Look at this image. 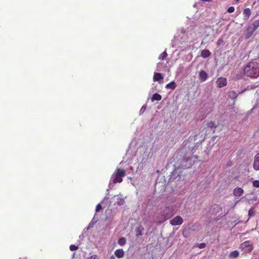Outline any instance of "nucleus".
I'll use <instances>...</instances> for the list:
<instances>
[{
  "label": "nucleus",
  "instance_id": "29",
  "mask_svg": "<svg viewBox=\"0 0 259 259\" xmlns=\"http://www.w3.org/2000/svg\"><path fill=\"white\" fill-rule=\"evenodd\" d=\"M234 11H235V8H234V7H232V6L229 7L227 9V12L230 13L234 12Z\"/></svg>",
  "mask_w": 259,
  "mask_h": 259
},
{
  "label": "nucleus",
  "instance_id": "10",
  "mask_svg": "<svg viewBox=\"0 0 259 259\" xmlns=\"http://www.w3.org/2000/svg\"><path fill=\"white\" fill-rule=\"evenodd\" d=\"M243 14L244 19H248L251 14V11L249 8L244 9Z\"/></svg>",
  "mask_w": 259,
  "mask_h": 259
},
{
  "label": "nucleus",
  "instance_id": "18",
  "mask_svg": "<svg viewBox=\"0 0 259 259\" xmlns=\"http://www.w3.org/2000/svg\"><path fill=\"white\" fill-rule=\"evenodd\" d=\"M252 28H253L256 31L257 29L259 27V19L256 20L253 22V23L251 24Z\"/></svg>",
  "mask_w": 259,
  "mask_h": 259
},
{
  "label": "nucleus",
  "instance_id": "6",
  "mask_svg": "<svg viewBox=\"0 0 259 259\" xmlns=\"http://www.w3.org/2000/svg\"><path fill=\"white\" fill-rule=\"evenodd\" d=\"M216 83L219 88L224 87L227 84V79L225 77H219L217 79Z\"/></svg>",
  "mask_w": 259,
  "mask_h": 259
},
{
  "label": "nucleus",
  "instance_id": "26",
  "mask_svg": "<svg viewBox=\"0 0 259 259\" xmlns=\"http://www.w3.org/2000/svg\"><path fill=\"white\" fill-rule=\"evenodd\" d=\"M252 185L255 188H259V181L255 180L252 182Z\"/></svg>",
  "mask_w": 259,
  "mask_h": 259
},
{
  "label": "nucleus",
  "instance_id": "27",
  "mask_svg": "<svg viewBox=\"0 0 259 259\" xmlns=\"http://www.w3.org/2000/svg\"><path fill=\"white\" fill-rule=\"evenodd\" d=\"M69 248H70V250L74 251L78 249V246H76L75 245L71 244V245H70Z\"/></svg>",
  "mask_w": 259,
  "mask_h": 259
},
{
  "label": "nucleus",
  "instance_id": "2",
  "mask_svg": "<svg viewBox=\"0 0 259 259\" xmlns=\"http://www.w3.org/2000/svg\"><path fill=\"white\" fill-rule=\"evenodd\" d=\"M159 213L164 221L169 219L174 215L172 208L170 206H165L163 209H160Z\"/></svg>",
  "mask_w": 259,
  "mask_h": 259
},
{
  "label": "nucleus",
  "instance_id": "8",
  "mask_svg": "<svg viewBox=\"0 0 259 259\" xmlns=\"http://www.w3.org/2000/svg\"><path fill=\"white\" fill-rule=\"evenodd\" d=\"M244 193V190L243 189L240 187L236 188L234 189L233 191V195L236 197H239L241 196Z\"/></svg>",
  "mask_w": 259,
  "mask_h": 259
},
{
  "label": "nucleus",
  "instance_id": "23",
  "mask_svg": "<svg viewBox=\"0 0 259 259\" xmlns=\"http://www.w3.org/2000/svg\"><path fill=\"white\" fill-rule=\"evenodd\" d=\"M207 126L209 128L216 127L217 126L215 125L214 122L213 121H210L207 123Z\"/></svg>",
  "mask_w": 259,
  "mask_h": 259
},
{
  "label": "nucleus",
  "instance_id": "38",
  "mask_svg": "<svg viewBox=\"0 0 259 259\" xmlns=\"http://www.w3.org/2000/svg\"><path fill=\"white\" fill-rule=\"evenodd\" d=\"M110 259H113V256L112 255L111 256Z\"/></svg>",
  "mask_w": 259,
  "mask_h": 259
},
{
  "label": "nucleus",
  "instance_id": "3",
  "mask_svg": "<svg viewBox=\"0 0 259 259\" xmlns=\"http://www.w3.org/2000/svg\"><path fill=\"white\" fill-rule=\"evenodd\" d=\"M114 175V184L121 183L122 181V178L125 176V170L121 168H117Z\"/></svg>",
  "mask_w": 259,
  "mask_h": 259
},
{
  "label": "nucleus",
  "instance_id": "35",
  "mask_svg": "<svg viewBox=\"0 0 259 259\" xmlns=\"http://www.w3.org/2000/svg\"><path fill=\"white\" fill-rule=\"evenodd\" d=\"M123 202H124V201L123 200H121L120 202H117V203L118 205H120L123 204Z\"/></svg>",
  "mask_w": 259,
  "mask_h": 259
},
{
  "label": "nucleus",
  "instance_id": "24",
  "mask_svg": "<svg viewBox=\"0 0 259 259\" xmlns=\"http://www.w3.org/2000/svg\"><path fill=\"white\" fill-rule=\"evenodd\" d=\"M214 209L216 210L217 212H220L222 211V208L217 204H214Z\"/></svg>",
  "mask_w": 259,
  "mask_h": 259
},
{
  "label": "nucleus",
  "instance_id": "5",
  "mask_svg": "<svg viewBox=\"0 0 259 259\" xmlns=\"http://www.w3.org/2000/svg\"><path fill=\"white\" fill-rule=\"evenodd\" d=\"M183 223V219L180 215L176 216V217H175L173 219H172L170 221V224L172 226L180 225L182 224Z\"/></svg>",
  "mask_w": 259,
  "mask_h": 259
},
{
  "label": "nucleus",
  "instance_id": "9",
  "mask_svg": "<svg viewBox=\"0 0 259 259\" xmlns=\"http://www.w3.org/2000/svg\"><path fill=\"white\" fill-rule=\"evenodd\" d=\"M208 78V75L204 70H201L199 73V78L202 81H205Z\"/></svg>",
  "mask_w": 259,
  "mask_h": 259
},
{
  "label": "nucleus",
  "instance_id": "19",
  "mask_svg": "<svg viewBox=\"0 0 259 259\" xmlns=\"http://www.w3.org/2000/svg\"><path fill=\"white\" fill-rule=\"evenodd\" d=\"M144 230V228L142 227H139L136 230V236L137 237L139 236H141L142 235V231Z\"/></svg>",
  "mask_w": 259,
  "mask_h": 259
},
{
  "label": "nucleus",
  "instance_id": "33",
  "mask_svg": "<svg viewBox=\"0 0 259 259\" xmlns=\"http://www.w3.org/2000/svg\"><path fill=\"white\" fill-rule=\"evenodd\" d=\"M88 259H98V258L96 255H92Z\"/></svg>",
  "mask_w": 259,
  "mask_h": 259
},
{
  "label": "nucleus",
  "instance_id": "20",
  "mask_svg": "<svg viewBox=\"0 0 259 259\" xmlns=\"http://www.w3.org/2000/svg\"><path fill=\"white\" fill-rule=\"evenodd\" d=\"M126 243V239L124 237H121L119 238V239L118 241V243L121 245H124Z\"/></svg>",
  "mask_w": 259,
  "mask_h": 259
},
{
  "label": "nucleus",
  "instance_id": "16",
  "mask_svg": "<svg viewBox=\"0 0 259 259\" xmlns=\"http://www.w3.org/2000/svg\"><path fill=\"white\" fill-rule=\"evenodd\" d=\"M165 88L167 89L174 90L176 88V84L175 82L174 81H172L167 84L165 86Z\"/></svg>",
  "mask_w": 259,
  "mask_h": 259
},
{
  "label": "nucleus",
  "instance_id": "15",
  "mask_svg": "<svg viewBox=\"0 0 259 259\" xmlns=\"http://www.w3.org/2000/svg\"><path fill=\"white\" fill-rule=\"evenodd\" d=\"M162 99L161 96L157 93H155L153 95L151 100L152 101H160Z\"/></svg>",
  "mask_w": 259,
  "mask_h": 259
},
{
  "label": "nucleus",
  "instance_id": "37",
  "mask_svg": "<svg viewBox=\"0 0 259 259\" xmlns=\"http://www.w3.org/2000/svg\"><path fill=\"white\" fill-rule=\"evenodd\" d=\"M19 259H26V258L24 256H22V257H20Z\"/></svg>",
  "mask_w": 259,
  "mask_h": 259
},
{
  "label": "nucleus",
  "instance_id": "7",
  "mask_svg": "<svg viewBox=\"0 0 259 259\" xmlns=\"http://www.w3.org/2000/svg\"><path fill=\"white\" fill-rule=\"evenodd\" d=\"M255 31V29L252 28L251 25L248 26L246 30V33L245 34V39H247L250 38Z\"/></svg>",
  "mask_w": 259,
  "mask_h": 259
},
{
  "label": "nucleus",
  "instance_id": "12",
  "mask_svg": "<svg viewBox=\"0 0 259 259\" xmlns=\"http://www.w3.org/2000/svg\"><path fill=\"white\" fill-rule=\"evenodd\" d=\"M124 251L122 249H118L114 251V254L118 258H121L123 256Z\"/></svg>",
  "mask_w": 259,
  "mask_h": 259
},
{
  "label": "nucleus",
  "instance_id": "21",
  "mask_svg": "<svg viewBox=\"0 0 259 259\" xmlns=\"http://www.w3.org/2000/svg\"><path fill=\"white\" fill-rule=\"evenodd\" d=\"M167 56V54L166 51L162 52L158 57V59L160 60H164Z\"/></svg>",
  "mask_w": 259,
  "mask_h": 259
},
{
  "label": "nucleus",
  "instance_id": "32",
  "mask_svg": "<svg viewBox=\"0 0 259 259\" xmlns=\"http://www.w3.org/2000/svg\"><path fill=\"white\" fill-rule=\"evenodd\" d=\"M254 162H259V153L255 156Z\"/></svg>",
  "mask_w": 259,
  "mask_h": 259
},
{
  "label": "nucleus",
  "instance_id": "30",
  "mask_svg": "<svg viewBox=\"0 0 259 259\" xmlns=\"http://www.w3.org/2000/svg\"><path fill=\"white\" fill-rule=\"evenodd\" d=\"M253 168L256 170H259V163H253Z\"/></svg>",
  "mask_w": 259,
  "mask_h": 259
},
{
  "label": "nucleus",
  "instance_id": "36",
  "mask_svg": "<svg viewBox=\"0 0 259 259\" xmlns=\"http://www.w3.org/2000/svg\"><path fill=\"white\" fill-rule=\"evenodd\" d=\"M184 160L186 161H188L189 160H191V159H190V158H184Z\"/></svg>",
  "mask_w": 259,
  "mask_h": 259
},
{
  "label": "nucleus",
  "instance_id": "22",
  "mask_svg": "<svg viewBox=\"0 0 259 259\" xmlns=\"http://www.w3.org/2000/svg\"><path fill=\"white\" fill-rule=\"evenodd\" d=\"M201 143H202V141L197 142L196 143L195 147L192 148V151H193V152L194 153L195 152V151L201 145Z\"/></svg>",
  "mask_w": 259,
  "mask_h": 259
},
{
  "label": "nucleus",
  "instance_id": "1",
  "mask_svg": "<svg viewBox=\"0 0 259 259\" xmlns=\"http://www.w3.org/2000/svg\"><path fill=\"white\" fill-rule=\"evenodd\" d=\"M243 73L250 78H257L259 76V63L253 61L247 63L244 68Z\"/></svg>",
  "mask_w": 259,
  "mask_h": 259
},
{
  "label": "nucleus",
  "instance_id": "28",
  "mask_svg": "<svg viewBox=\"0 0 259 259\" xmlns=\"http://www.w3.org/2000/svg\"><path fill=\"white\" fill-rule=\"evenodd\" d=\"M224 42V40L222 38H220L217 42V45L219 47Z\"/></svg>",
  "mask_w": 259,
  "mask_h": 259
},
{
  "label": "nucleus",
  "instance_id": "39",
  "mask_svg": "<svg viewBox=\"0 0 259 259\" xmlns=\"http://www.w3.org/2000/svg\"><path fill=\"white\" fill-rule=\"evenodd\" d=\"M89 227H92V226H91V224H89Z\"/></svg>",
  "mask_w": 259,
  "mask_h": 259
},
{
  "label": "nucleus",
  "instance_id": "13",
  "mask_svg": "<svg viewBox=\"0 0 259 259\" xmlns=\"http://www.w3.org/2000/svg\"><path fill=\"white\" fill-rule=\"evenodd\" d=\"M211 54V53L208 50H203L201 52V56L204 58L208 57Z\"/></svg>",
  "mask_w": 259,
  "mask_h": 259
},
{
  "label": "nucleus",
  "instance_id": "17",
  "mask_svg": "<svg viewBox=\"0 0 259 259\" xmlns=\"http://www.w3.org/2000/svg\"><path fill=\"white\" fill-rule=\"evenodd\" d=\"M239 253L237 250H234L230 252L229 257L232 258H237L239 256Z\"/></svg>",
  "mask_w": 259,
  "mask_h": 259
},
{
  "label": "nucleus",
  "instance_id": "11",
  "mask_svg": "<svg viewBox=\"0 0 259 259\" xmlns=\"http://www.w3.org/2000/svg\"><path fill=\"white\" fill-rule=\"evenodd\" d=\"M163 77L161 73H155L153 76V81H159L160 80L162 79Z\"/></svg>",
  "mask_w": 259,
  "mask_h": 259
},
{
  "label": "nucleus",
  "instance_id": "25",
  "mask_svg": "<svg viewBox=\"0 0 259 259\" xmlns=\"http://www.w3.org/2000/svg\"><path fill=\"white\" fill-rule=\"evenodd\" d=\"M196 246L199 248H203L206 246V244L204 243H197L196 244Z\"/></svg>",
  "mask_w": 259,
  "mask_h": 259
},
{
  "label": "nucleus",
  "instance_id": "31",
  "mask_svg": "<svg viewBox=\"0 0 259 259\" xmlns=\"http://www.w3.org/2000/svg\"><path fill=\"white\" fill-rule=\"evenodd\" d=\"M101 209H102V206H101V205L100 204H98L96 206V212H98V211H99Z\"/></svg>",
  "mask_w": 259,
  "mask_h": 259
},
{
  "label": "nucleus",
  "instance_id": "34",
  "mask_svg": "<svg viewBox=\"0 0 259 259\" xmlns=\"http://www.w3.org/2000/svg\"><path fill=\"white\" fill-rule=\"evenodd\" d=\"M197 136V135H195L193 138H191V137L189 138V139H191V140H194L195 141L196 139V137Z\"/></svg>",
  "mask_w": 259,
  "mask_h": 259
},
{
  "label": "nucleus",
  "instance_id": "4",
  "mask_svg": "<svg viewBox=\"0 0 259 259\" xmlns=\"http://www.w3.org/2000/svg\"><path fill=\"white\" fill-rule=\"evenodd\" d=\"M240 248L244 253H248L253 249V245L249 241H245L240 245Z\"/></svg>",
  "mask_w": 259,
  "mask_h": 259
},
{
  "label": "nucleus",
  "instance_id": "14",
  "mask_svg": "<svg viewBox=\"0 0 259 259\" xmlns=\"http://www.w3.org/2000/svg\"><path fill=\"white\" fill-rule=\"evenodd\" d=\"M237 96L238 94L236 92L234 91H230L228 93V98H230L231 99H235L237 98Z\"/></svg>",
  "mask_w": 259,
  "mask_h": 259
}]
</instances>
